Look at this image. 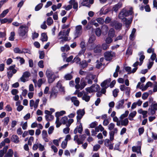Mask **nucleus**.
<instances>
[{
    "label": "nucleus",
    "mask_w": 157,
    "mask_h": 157,
    "mask_svg": "<svg viewBox=\"0 0 157 157\" xmlns=\"http://www.w3.org/2000/svg\"><path fill=\"white\" fill-rule=\"evenodd\" d=\"M46 75L48 78V82L49 84L52 83L56 78L59 77L58 76L54 74V72L50 69L47 70Z\"/></svg>",
    "instance_id": "nucleus-1"
},
{
    "label": "nucleus",
    "mask_w": 157,
    "mask_h": 157,
    "mask_svg": "<svg viewBox=\"0 0 157 157\" xmlns=\"http://www.w3.org/2000/svg\"><path fill=\"white\" fill-rule=\"evenodd\" d=\"M101 30L99 28L96 29L95 32L96 35L98 36H101V33H102L104 35H106L108 31V27L106 25H103L101 26Z\"/></svg>",
    "instance_id": "nucleus-2"
},
{
    "label": "nucleus",
    "mask_w": 157,
    "mask_h": 157,
    "mask_svg": "<svg viewBox=\"0 0 157 157\" xmlns=\"http://www.w3.org/2000/svg\"><path fill=\"white\" fill-rule=\"evenodd\" d=\"M133 13L132 7H131L128 10L123 9L119 14L118 17L120 19H124L125 17L132 15Z\"/></svg>",
    "instance_id": "nucleus-3"
},
{
    "label": "nucleus",
    "mask_w": 157,
    "mask_h": 157,
    "mask_svg": "<svg viewBox=\"0 0 157 157\" xmlns=\"http://www.w3.org/2000/svg\"><path fill=\"white\" fill-rule=\"evenodd\" d=\"M111 81V79L109 78L104 80L101 84V86L103 88L100 91L102 94H105V93L106 89L109 87V84Z\"/></svg>",
    "instance_id": "nucleus-4"
},
{
    "label": "nucleus",
    "mask_w": 157,
    "mask_h": 157,
    "mask_svg": "<svg viewBox=\"0 0 157 157\" xmlns=\"http://www.w3.org/2000/svg\"><path fill=\"white\" fill-rule=\"evenodd\" d=\"M115 53L111 51H106L104 54L105 59L107 61L111 60L113 57L115 56Z\"/></svg>",
    "instance_id": "nucleus-5"
},
{
    "label": "nucleus",
    "mask_w": 157,
    "mask_h": 157,
    "mask_svg": "<svg viewBox=\"0 0 157 157\" xmlns=\"http://www.w3.org/2000/svg\"><path fill=\"white\" fill-rule=\"evenodd\" d=\"M112 27H114L116 30H120L121 29L122 25L121 23L117 22L116 20L112 21L110 23Z\"/></svg>",
    "instance_id": "nucleus-6"
},
{
    "label": "nucleus",
    "mask_w": 157,
    "mask_h": 157,
    "mask_svg": "<svg viewBox=\"0 0 157 157\" xmlns=\"http://www.w3.org/2000/svg\"><path fill=\"white\" fill-rule=\"evenodd\" d=\"M95 75L88 74L85 77V80L86 83L89 84H92L93 83V80L94 79Z\"/></svg>",
    "instance_id": "nucleus-7"
},
{
    "label": "nucleus",
    "mask_w": 157,
    "mask_h": 157,
    "mask_svg": "<svg viewBox=\"0 0 157 157\" xmlns=\"http://www.w3.org/2000/svg\"><path fill=\"white\" fill-rule=\"evenodd\" d=\"M19 30L18 32L20 36L23 37L25 38V36H27L26 33L28 32V30L27 28L21 25L19 28Z\"/></svg>",
    "instance_id": "nucleus-8"
},
{
    "label": "nucleus",
    "mask_w": 157,
    "mask_h": 157,
    "mask_svg": "<svg viewBox=\"0 0 157 157\" xmlns=\"http://www.w3.org/2000/svg\"><path fill=\"white\" fill-rule=\"evenodd\" d=\"M82 29V26L81 25H79L75 27V37L74 39H75L77 37L81 35Z\"/></svg>",
    "instance_id": "nucleus-9"
},
{
    "label": "nucleus",
    "mask_w": 157,
    "mask_h": 157,
    "mask_svg": "<svg viewBox=\"0 0 157 157\" xmlns=\"http://www.w3.org/2000/svg\"><path fill=\"white\" fill-rule=\"evenodd\" d=\"M116 36L115 31L113 28H110L108 33V37L105 39H112L113 38Z\"/></svg>",
    "instance_id": "nucleus-10"
},
{
    "label": "nucleus",
    "mask_w": 157,
    "mask_h": 157,
    "mask_svg": "<svg viewBox=\"0 0 157 157\" xmlns=\"http://www.w3.org/2000/svg\"><path fill=\"white\" fill-rule=\"evenodd\" d=\"M30 76V73L28 71L24 72L22 76L21 77L20 79L21 82H26V79L25 78H29Z\"/></svg>",
    "instance_id": "nucleus-11"
},
{
    "label": "nucleus",
    "mask_w": 157,
    "mask_h": 157,
    "mask_svg": "<svg viewBox=\"0 0 157 157\" xmlns=\"http://www.w3.org/2000/svg\"><path fill=\"white\" fill-rule=\"evenodd\" d=\"M77 114L78 118L81 119L83 116L85 114V111L84 109H79L77 111Z\"/></svg>",
    "instance_id": "nucleus-12"
},
{
    "label": "nucleus",
    "mask_w": 157,
    "mask_h": 157,
    "mask_svg": "<svg viewBox=\"0 0 157 157\" xmlns=\"http://www.w3.org/2000/svg\"><path fill=\"white\" fill-rule=\"evenodd\" d=\"M69 3L73 5V9L76 10V11L78 10V3L76 0H70Z\"/></svg>",
    "instance_id": "nucleus-13"
},
{
    "label": "nucleus",
    "mask_w": 157,
    "mask_h": 157,
    "mask_svg": "<svg viewBox=\"0 0 157 157\" xmlns=\"http://www.w3.org/2000/svg\"><path fill=\"white\" fill-rule=\"evenodd\" d=\"M124 99H122L119 101L117 103L116 108L117 109H119L120 108H123V104L124 103Z\"/></svg>",
    "instance_id": "nucleus-14"
},
{
    "label": "nucleus",
    "mask_w": 157,
    "mask_h": 157,
    "mask_svg": "<svg viewBox=\"0 0 157 157\" xmlns=\"http://www.w3.org/2000/svg\"><path fill=\"white\" fill-rule=\"evenodd\" d=\"M70 30V28L67 29L66 31L63 30V32H64L65 34V35L64 36L61 37L59 39H68L67 36L68 35Z\"/></svg>",
    "instance_id": "nucleus-15"
},
{
    "label": "nucleus",
    "mask_w": 157,
    "mask_h": 157,
    "mask_svg": "<svg viewBox=\"0 0 157 157\" xmlns=\"http://www.w3.org/2000/svg\"><path fill=\"white\" fill-rule=\"evenodd\" d=\"M11 140L15 144L18 143L19 142V137L16 135H13L11 138Z\"/></svg>",
    "instance_id": "nucleus-16"
},
{
    "label": "nucleus",
    "mask_w": 157,
    "mask_h": 157,
    "mask_svg": "<svg viewBox=\"0 0 157 157\" xmlns=\"http://www.w3.org/2000/svg\"><path fill=\"white\" fill-rule=\"evenodd\" d=\"M141 147L140 146H133L132 147V151L133 152H136L137 153L139 152L141 154Z\"/></svg>",
    "instance_id": "nucleus-17"
},
{
    "label": "nucleus",
    "mask_w": 157,
    "mask_h": 157,
    "mask_svg": "<svg viewBox=\"0 0 157 157\" xmlns=\"http://www.w3.org/2000/svg\"><path fill=\"white\" fill-rule=\"evenodd\" d=\"M88 93H85L82 97V99L83 100L85 101L88 102L91 97V96L88 95Z\"/></svg>",
    "instance_id": "nucleus-18"
},
{
    "label": "nucleus",
    "mask_w": 157,
    "mask_h": 157,
    "mask_svg": "<svg viewBox=\"0 0 157 157\" xmlns=\"http://www.w3.org/2000/svg\"><path fill=\"white\" fill-rule=\"evenodd\" d=\"M122 5V3L118 2L113 6V10L116 12H117L118 9L121 7Z\"/></svg>",
    "instance_id": "nucleus-19"
},
{
    "label": "nucleus",
    "mask_w": 157,
    "mask_h": 157,
    "mask_svg": "<svg viewBox=\"0 0 157 157\" xmlns=\"http://www.w3.org/2000/svg\"><path fill=\"white\" fill-rule=\"evenodd\" d=\"M17 72V70H13V71H8L7 73L8 78L9 79H10L12 77L13 74L16 73Z\"/></svg>",
    "instance_id": "nucleus-20"
},
{
    "label": "nucleus",
    "mask_w": 157,
    "mask_h": 157,
    "mask_svg": "<svg viewBox=\"0 0 157 157\" xmlns=\"http://www.w3.org/2000/svg\"><path fill=\"white\" fill-rule=\"evenodd\" d=\"M80 65L82 69H83L87 67L88 64L86 60H83L80 62Z\"/></svg>",
    "instance_id": "nucleus-21"
},
{
    "label": "nucleus",
    "mask_w": 157,
    "mask_h": 157,
    "mask_svg": "<svg viewBox=\"0 0 157 157\" xmlns=\"http://www.w3.org/2000/svg\"><path fill=\"white\" fill-rule=\"evenodd\" d=\"M101 45L99 44L97 45L94 49V52L96 53H100L101 52L102 50Z\"/></svg>",
    "instance_id": "nucleus-22"
},
{
    "label": "nucleus",
    "mask_w": 157,
    "mask_h": 157,
    "mask_svg": "<svg viewBox=\"0 0 157 157\" xmlns=\"http://www.w3.org/2000/svg\"><path fill=\"white\" fill-rule=\"evenodd\" d=\"M121 19L123 21H125V24H127L128 25H130L132 23V21L133 17H131L128 19H127L126 18H125Z\"/></svg>",
    "instance_id": "nucleus-23"
},
{
    "label": "nucleus",
    "mask_w": 157,
    "mask_h": 157,
    "mask_svg": "<svg viewBox=\"0 0 157 157\" xmlns=\"http://www.w3.org/2000/svg\"><path fill=\"white\" fill-rule=\"evenodd\" d=\"M136 114V111H133L129 115L128 118L130 121H132L133 120V117H134Z\"/></svg>",
    "instance_id": "nucleus-24"
},
{
    "label": "nucleus",
    "mask_w": 157,
    "mask_h": 157,
    "mask_svg": "<svg viewBox=\"0 0 157 157\" xmlns=\"http://www.w3.org/2000/svg\"><path fill=\"white\" fill-rule=\"evenodd\" d=\"M13 155V151L12 149H9L6 154L4 157H12Z\"/></svg>",
    "instance_id": "nucleus-25"
},
{
    "label": "nucleus",
    "mask_w": 157,
    "mask_h": 157,
    "mask_svg": "<svg viewBox=\"0 0 157 157\" xmlns=\"http://www.w3.org/2000/svg\"><path fill=\"white\" fill-rule=\"evenodd\" d=\"M70 49V48L69 46L67 44H66L64 46L62 47L61 48V50L63 52H64L65 51L67 52Z\"/></svg>",
    "instance_id": "nucleus-26"
},
{
    "label": "nucleus",
    "mask_w": 157,
    "mask_h": 157,
    "mask_svg": "<svg viewBox=\"0 0 157 157\" xmlns=\"http://www.w3.org/2000/svg\"><path fill=\"white\" fill-rule=\"evenodd\" d=\"M87 83L86 82V81L83 78H82L81 79L80 82L81 90L86 85Z\"/></svg>",
    "instance_id": "nucleus-27"
},
{
    "label": "nucleus",
    "mask_w": 157,
    "mask_h": 157,
    "mask_svg": "<svg viewBox=\"0 0 157 157\" xmlns=\"http://www.w3.org/2000/svg\"><path fill=\"white\" fill-rule=\"evenodd\" d=\"M132 50L131 46L130 45L127 48L126 52V54L128 55V56L132 55Z\"/></svg>",
    "instance_id": "nucleus-28"
},
{
    "label": "nucleus",
    "mask_w": 157,
    "mask_h": 157,
    "mask_svg": "<svg viewBox=\"0 0 157 157\" xmlns=\"http://www.w3.org/2000/svg\"><path fill=\"white\" fill-rule=\"evenodd\" d=\"M128 122L129 121L128 119L126 118L121 121V124L122 126H126L128 124Z\"/></svg>",
    "instance_id": "nucleus-29"
},
{
    "label": "nucleus",
    "mask_w": 157,
    "mask_h": 157,
    "mask_svg": "<svg viewBox=\"0 0 157 157\" xmlns=\"http://www.w3.org/2000/svg\"><path fill=\"white\" fill-rule=\"evenodd\" d=\"M94 85H92L90 87H88L85 89L87 93H91L94 92V90H93L92 88L93 87Z\"/></svg>",
    "instance_id": "nucleus-30"
},
{
    "label": "nucleus",
    "mask_w": 157,
    "mask_h": 157,
    "mask_svg": "<svg viewBox=\"0 0 157 157\" xmlns=\"http://www.w3.org/2000/svg\"><path fill=\"white\" fill-rule=\"evenodd\" d=\"M109 46L110 45L104 43L102 44L101 46V49L103 50H106L109 48Z\"/></svg>",
    "instance_id": "nucleus-31"
},
{
    "label": "nucleus",
    "mask_w": 157,
    "mask_h": 157,
    "mask_svg": "<svg viewBox=\"0 0 157 157\" xmlns=\"http://www.w3.org/2000/svg\"><path fill=\"white\" fill-rule=\"evenodd\" d=\"M144 54V52L143 51H141L138 53V55L140 56V61H143L145 59V56Z\"/></svg>",
    "instance_id": "nucleus-32"
},
{
    "label": "nucleus",
    "mask_w": 157,
    "mask_h": 157,
    "mask_svg": "<svg viewBox=\"0 0 157 157\" xmlns=\"http://www.w3.org/2000/svg\"><path fill=\"white\" fill-rule=\"evenodd\" d=\"M43 6V4L40 3L37 5L35 7V10L36 11H38L42 8Z\"/></svg>",
    "instance_id": "nucleus-33"
},
{
    "label": "nucleus",
    "mask_w": 157,
    "mask_h": 157,
    "mask_svg": "<svg viewBox=\"0 0 157 157\" xmlns=\"http://www.w3.org/2000/svg\"><path fill=\"white\" fill-rule=\"evenodd\" d=\"M9 12V10L7 9L3 11L2 13L0 14V17L3 18L4 17L6 14L8 13Z\"/></svg>",
    "instance_id": "nucleus-34"
},
{
    "label": "nucleus",
    "mask_w": 157,
    "mask_h": 157,
    "mask_svg": "<svg viewBox=\"0 0 157 157\" xmlns=\"http://www.w3.org/2000/svg\"><path fill=\"white\" fill-rule=\"evenodd\" d=\"M68 117L66 116L63 117L61 119V121L63 124H65L67 122Z\"/></svg>",
    "instance_id": "nucleus-35"
},
{
    "label": "nucleus",
    "mask_w": 157,
    "mask_h": 157,
    "mask_svg": "<svg viewBox=\"0 0 157 157\" xmlns=\"http://www.w3.org/2000/svg\"><path fill=\"white\" fill-rule=\"evenodd\" d=\"M92 85H94V87L92 88L93 90H94V92L98 91L100 90V87L97 84H93Z\"/></svg>",
    "instance_id": "nucleus-36"
},
{
    "label": "nucleus",
    "mask_w": 157,
    "mask_h": 157,
    "mask_svg": "<svg viewBox=\"0 0 157 157\" xmlns=\"http://www.w3.org/2000/svg\"><path fill=\"white\" fill-rule=\"evenodd\" d=\"M57 92L53 91L51 94L50 97L53 98H55L57 95Z\"/></svg>",
    "instance_id": "nucleus-37"
},
{
    "label": "nucleus",
    "mask_w": 157,
    "mask_h": 157,
    "mask_svg": "<svg viewBox=\"0 0 157 157\" xmlns=\"http://www.w3.org/2000/svg\"><path fill=\"white\" fill-rule=\"evenodd\" d=\"M151 84V82H148L145 85V86H144L143 87L144 85L143 84L142 85H141V87H143V88L141 90L142 91H144L145 90H146L147 88L148 87V86H147L148 84Z\"/></svg>",
    "instance_id": "nucleus-38"
},
{
    "label": "nucleus",
    "mask_w": 157,
    "mask_h": 157,
    "mask_svg": "<svg viewBox=\"0 0 157 157\" xmlns=\"http://www.w3.org/2000/svg\"><path fill=\"white\" fill-rule=\"evenodd\" d=\"M47 24L49 25H51L53 23V21L51 17H48L47 20Z\"/></svg>",
    "instance_id": "nucleus-39"
},
{
    "label": "nucleus",
    "mask_w": 157,
    "mask_h": 157,
    "mask_svg": "<svg viewBox=\"0 0 157 157\" xmlns=\"http://www.w3.org/2000/svg\"><path fill=\"white\" fill-rule=\"evenodd\" d=\"M129 113V111L128 110L126 111L125 112V113L122 114L120 118L121 120H122L124 119V118H125L128 116V114Z\"/></svg>",
    "instance_id": "nucleus-40"
},
{
    "label": "nucleus",
    "mask_w": 157,
    "mask_h": 157,
    "mask_svg": "<svg viewBox=\"0 0 157 157\" xmlns=\"http://www.w3.org/2000/svg\"><path fill=\"white\" fill-rule=\"evenodd\" d=\"M125 90V93L127 95V96L128 97H129L130 96V92L131 89L129 87H127L126 88V89Z\"/></svg>",
    "instance_id": "nucleus-41"
},
{
    "label": "nucleus",
    "mask_w": 157,
    "mask_h": 157,
    "mask_svg": "<svg viewBox=\"0 0 157 157\" xmlns=\"http://www.w3.org/2000/svg\"><path fill=\"white\" fill-rule=\"evenodd\" d=\"M155 111L154 109L151 107V109H148V114L149 115H153L155 113Z\"/></svg>",
    "instance_id": "nucleus-42"
},
{
    "label": "nucleus",
    "mask_w": 157,
    "mask_h": 157,
    "mask_svg": "<svg viewBox=\"0 0 157 157\" xmlns=\"http://www.w3.org/2000/svg\"><path fill=\"white\" fill-rule=\"evenodd\" d=\"M95 40H88V44L87 43V45L88 46H91V47H94V42Z\"/></svg>",
    "instance_id": "nucleus-43"
},
{
    "label": "nucleus",
    "mask_w": 157,
    "mask_h": 157,
    "mask_svg": "<svg viewBox=\"0 0 157 157\" xmlns=\"http://www.w3.org/2000/svg\"><path fill=\"white\" fill-rule=\"evenodd\" d=\"M39 58L41 59H43L45 55L44 52L43 51H39Z\"/></svg>",
    "instance_id": "nucleus-44"
},
{
    "label": "nucleus",
    "mask_w": 157,
    "mask_h": 157,
    "mask_svg": "<svg viewBox=\"0 0 157 157\" xmlns=\"http://www.w3.org/2000/svg\"><path fill=\"white\" fill-rule=\"evenodd\" d=\"M114 134V132L113 131H111L109 132V139L110 141H112L113 140Z\"/></svg>",
    "instance_id": "nucleus-45"
},
{
    "label": "nucleus",
    "mask_w": 157,
    "mask_h": 157,
    "mask_svg": "<svg viewBox=\"0 0 157 157\" xmlns=\"http://www.w3.org/2000/svg\"><path fill=\"white\" fill-rule=\"evenodd\" d=\"M40 39H48L47 33H42L41 34V37Z\"/></svg>",
    "instance_id": "nucleus-46"
},
{
    "label": "nucleus",
    "mask_w": 157,
    "mask_h": 157,
    "mask_svg": "<svg viewBox=\"0 0 157 157\" xmlns=\"http://www.w3.org/2000/svg\"><path fill=\"white\" fill-rule=\"evenodd\" d=\"M39 35L38 33H36V32H34L32 33V38L33 39H34L37 38Z\"/></svg>",
    "instance_id": "nucleus-47"
},
{
    "label": "nucleus",
    "mask_w": 157,
    "mask_h": 157,
    "mask_svg": "<svg viewBox=\"0 0 157 157\" xmlns=\"http://www.w3.org/2000/svg\"><path fill=\"white\" fill-rule=\"evenodd\" d=\"M98 122L96 121L92 122L90 125V128H94L98 125Z\"/></svg>",
    "instance_id": "nucleus-48"
},
{
    "label": "nucleus",
    "mask_w": 157,
    "mask_h": 157,
    "mask_svg": "<svg viewBox=\"0 0 157 157\" xmlns=\"http://www.w3.org/2000/svg\"><path fill=\"white\" fill-rule=\"evenodd\" d=\"M72 75L70 74H67L64 76V78L66 80H70L72 78Z\"/></svg>",
    "instance_id": "nucleus-49"
},
{
    "label": "nucleus",
    "mask_w": 157,
    "mask_h": 157,
    "mask_svg": "<svg viewBox=\"0 0 157 157\" xmlns=\"http://www.w3.org/2000/svg\"><path fill=\"white\" fill-rule=\"evenodd\" d=\"M22 53H28L29 54H31V52L30 49L27 48H24L22 49Z\"/></svg>",
    "instance_id": "nucleus-50"
},
{
    "label": "nucleus",
    "mask_w": 157,
    "mask_h": 157,
    "mask_svg": "<svg viewBox=\"0 0 157 157\" xmlns=\"http://www.w3.org/2000/svg\"><path fill=\"white\" fill-rule=\"evenodd\" d=\"M57 86L58 87H59V90L61 92H63L64 93H65V90H64V88L61 85V84H59L58 83H57Z\"/></svg>",
    "instance_id": "nucleus-51"
},
{
    "label": "nucleus",
    "mask_w": 157,
    "mask_h": 157,
    "mask_svg": "<svg viewBox=\"0 0 157 157\" xmlns=\"http://www.w3.org/2000/svg\"><path fill=\"white\" fill-rule=\"evenodd\" d=\"M119 90L118 89H115L113 91V94L114 97H116L117 96V93L119 92Z\"/></svg>",
    "instance_id": "nucleus-52"
},
{
    "label": "nucleus",
    "mask_w": 157,
    "mask_h": 157,
    "mask_svg": "<svg viewBox=\"0 0 157 157\" xmlns=\"http://www.w3.org/2000/svg\"><path fill=\"white\" fill-rule=\"evenodd\" d=\"M81 61V59L78 57H76L74 58L73 60H72L73 62H75L76 63H78L80 62Z\"/></svg>",
    "instance_id": "nucleus-53"
},
{
    "label": "nucleus",
    "mask_w": 157,
    "mask_h": 157,
    "mask_svg": "<svg viewBox=\"0 0 157 157\" xmlns=\"http://www.w3.org/2000/svg\"><path fill=\"white\" fill-rule=\"evenodd\" d=\"M78 132L79 133L81 134L83 130V128L82 123H80L79 126H78Z\"/></svg>",
    "instance_id": "nucleus-54"
},
{
    "label": "nucleus",
    "mask_w": 157,
    "mask_h": 157,
    "mask_svg": "<svg viewBox=\"0 0 157 157\" xmlns=\"http://www.w3.org/2000/svg\"><path fill=\"white\" fill-rule=\"evenodd\" d=\"M97 22L101 24H102L104 22V20L102 17H99L97 19Z\"/></svg>",
    "instance_id": "nucleus-55"
},
{
    "label": "nucleus",
    "mask_w": 157,
    "mask_h": 157,
    "mask_svg": "<svg viewBox=\"0 0 157 157\" xmlns=\"http://www.w3.org/2000/svg\"><path fill=\"white\" fill-rule=\"evenodd\" d=\"M124 69L126 71L128 72V74H131V68L130 67H126L124 68Z\"/></svg>",
    "instance_id": "nucleus-56"
},
{
    "label": "nucleus",
    "mask_w": 157,
    "mask_h": 157,
    "mask_svg": "<svg viewBox=\"0 0 157 157\" xmlns=\"http://www.w3.org/2000/svg\"><path fill=\"white\" fill-rule=\"evenodd\" d=\"M15 33L14 32H11L10 33V36L9 38V39H14Z\"/></svg>",
    "instance_id": "nucleus-57"
},
{
    "label": "nucleus",
    "mask_w": 157,
    "mask_h": 157,
    "mask_svg": "<svg viewBox=\"0 0 157 157\" xmlns=\"http://www.w3.org/2000/svg\"><path fill=\"white\" fill-rule=\"evenodd\" d=\"M110 140H109L108 139H106L105 140L104 145L105 146L107 147H109L110 144Z\"/></svg>",
    "instance_id": "nucleus-58"
},
{
    "label": "nucleus",
    "mask_w": 157,
    "mask_h": 157,
    "mask_svg": "<svg viewBox=\"0 0 157 157\" xmlns=\"http://www.w3.org/2000/svg\"><path fill=\"white\" fill-rule=\"evenodd\" d=\"M66 113V112L64 110H62L60 111V112H56V114L58 115H59V116H61L63 114H64Z\"/></svg>",
    "instance_id": "nucleus-59"
},
{
    "label": "nucleus",
    "mask_w": 157,
    "mask_h": 157,
    "mask_svg": "<svg viewBox=\"0 0 157 157\" xmlns=\"http://www.w3.org/2000/svg\"><path fill=\"white\" fill-rule=\"evenodd\" d=\"M38 66L41 68H43L44 67V61L41 60L38 63Z\"/></svg>",
    "instance_id": "nucleus-60"
},
{
    "label": "nucleus",
    "mask_w": 157,
    "mask_h": 157,
    "mask_svg": "<svg viewBox=\"0 0 157 157\" xmlns=\"http://www.w3.org/2000/svg\"><path fill=\"white\" fill-rule=\"evenodd\" d=\"M67 142L65 140L63 141L61 144V147L62 148H65L67 146Z\"/></svg>",
    "instance_id": "nucleus-61"
},
{
    "label": "nucleus",
    "mask_w": 157,
    "mask_h": 157,
    "mask_svg": "<svg viewBox=\"0 0 157 157\" xmlns=\"http://www.w3.org/2000/svg\"><path fill=\"white\" fill-rule=\"evenodd\" d=\"M14 52L16 53H22V51L21 50L18 48H16L14 49Z\"/></svg>",
    "instance_id": "nucleus-62"
},
{
    "label": "nucleus",
    "mask_w": 157,
    "mask_h": 157,
    "mask_svg": "<svg viewBox=\"0 0 157 157\" xmlns=\"http://www.w3.org/2000/svg\"><path fill=\"white\" fill-rule=\"evenodd\" d=\"M40 27L42 29H45L47 27V25L46 24V21H44L41 25Z\"/></svg>",
    "instance_id": "nucleus-63"
},
{
    "label": "nucleus",
    "mask_w": 157,
    "mask_h": 157,
    "mask_svg": "<svg viewBox=\"0 0 157 157\" xmlns=\"http://www.w3.org/2000/svg\"><path fill=\"white\" fill-rule=\"evenodd\" d=\"M100 148V146L99 144L95 145L93 147V151H97Z\"/></svg>",
    "instance_id": "nucleus-64"
}]
</instances>
